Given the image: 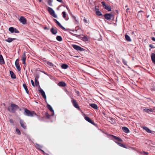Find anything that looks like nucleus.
I'll list each match as a JSON object with an SVG mask.
<instances>
[{
    "label": "nucleus",
    "mask_w": 155,
    "mask_h": 155,
    "mask_svg": "<svg viewBox=\"0 0 155 155\" xmlns=\"http://www.w3.org/2000/svg\"><path fill=\"white\" fill-rule=\"evenodd\" d=\"M19 108V107L16 104H11L10 107H9L8 108V110L12 113H15L16 110Z\"/></svg>",
    "instance_id": "f257e3e1"
},
{
    "label": "nucleus",
    "mask_w": 155,
    "mask_h": 155,
    "mask_svg": "<svg viewBox=\"0 0 155 155\" xmlns=\"http://www.w3.org/2000/svg\"><path fill=\"white\" fill-rule=\"evenodd\" d=\"M24 114L25 116L31 117H32L34 115H37V114L35 112H31L26 108L24 109Z\"/></svg>",
    "instance_id": "f03ea898"
},
{
    "label": "nucleus",
    "mask_w": 155,
    "mask_h": 155,
    "mask_svg": "<svg viewBox=\"0 0 155 155\" xmlns=\"http://www.w3.org/2000/svg\"><path fill=\"white\" fill-rule=\"evenodd\" d=\"M47 10L51 15L55 18H57V16L55 14L54 11L51 8L48 7Z\"/></svg>",
    "instance_id": "7ed1b4c3"
},
{
    "label": "nucleus",
    "mask_w": 155,
    "mask_h": 155,
    "mask_svg": "<svg viewBox=\"0 0 155 155\" xmlns=\"http://www.w3.org/2000/svg\"><path fill=\"white\" fill-rule=\"evenodd\" d=\"M78 38H80L84 41H88L87 37L82 34L78 35Z\"/></svg>",
    "instance_id": "20e7f679"
},
{
    "label": "nucleus",
    "mask_w": 155,
    "mask_h": 155,
    "mask_svg": "<svg viewBox=\"0 0 155 155\" xmlns=\"http://www.w3.org/2000/svg\"><path fill=\"white\" fill-rule=\"evenodd\" d=\"M111 136L113 137V138H112L113 140L117 143H118V142H117L118 141L122 142L123 141L122 140L121 138H120L117 136H114L112 135H111Z\"/></svg>",
    "instance_id": "39448f33"
},
{
    "label": "nucleus",
    "mask_w": 155,
    "mask_h": 155,
    "mask_svg": "<svg viewBox=\"0 0 155 155\" xmlns=\"http://www.w3.org/2000/svg\"><path fill=\"white\" fill-rule=\"evenodd\" d=\"M102 5L103 6L105 9L108 10V11H110L111 10V7L110 6L106 5L104 2H101Z\"/></svg>",
    "instance_id": "423d86ee"
},
{
    "label": "nucleus",
    "mask_w": 155,
    "mask_h": 155,
    "mask_svg": "<svg viewBox=\"0 0 155 155\" xmlns=\"http://www.w3.org/2000/svg\"><path fill=\"white\" fill-rule=\"evenodd\" d=\"M26 52L24 51L21 57V60L22 62V63L25 65L26 64L25 61L26 60Z\"/></svg>",
    "instance_id": "0eeeda50"
},
{
    "label": "nucleus",
    "mask_w": 155,
    "mask_h": 155,
    "mask_svg": "<svg viewBox=\"0 0 155 155\" xmlns=\"http://www.w3.org/2000/svg\"><path fill=\"white\" fill-rule=\"evenodd\" d=\"M15 65L18 71H21V67L19 64V59H17L15 61Z\"/></svg>",
    "instance_id": "6e6552de"
},
{
    "label": "nucleus",
    "mask_w": 155,
    "mask_h": 155,
    "mask_svg": "<svg viewBox=\"0 0 155 155\" xmlns=\"http://www.w3.org/2000/svg\"><path fill=\"white\" fill-rule=\"evenodd\" d=\"M20 123L21 126L23 129H26L27 127L26 126V123L23 120H20Z\"/></svg>",
    "instance_id": "1a4fd4ad"
},
{
    "label": "nucleus",
    "mask_w": 155,
    "mask_h": 155,
    "mask_svg": "<svg viewBox=\"0 0 155 155\" xmlns=\"http://www.w3.org/2000/svg\"><path fill=\"white\" fill-rule=\"evenodd\" d=\"M20 21L23 24H25L26 23V18L23 16H21L19 19Z\"/></svg>",
    "instance_id": "9d476101"
},
{
    "label": "nucleus",
    "mask_w": 155,
    "mask_h": 155,
    "mask_svg": "<svg viewBox=\"0 0 155 155\" xmlns=\"http://www.w3.org/2000/svg\"><path fill=\"white\" fill-rule=\"evenodd\" d=\"M54 20L55 23L61 29H62L64 30H65V28L64 27H63L56 19H54Z\"/></svg>",
    "instance_id": "9b49d317"
},
{
    "label": "nucleus",
    "mask_w": 155,
    "mask_h": 155,
    "mask_svg": "<svg viewBox=\"0 0 155 155\" xmlns=\"http://www.w3.org/2000/svg\"><path fill=\"white\" fill-rule=\"evenodd\" d=\"M112 16V15L110 14H105L104 15L105 18L108 20H110Z\"/></svg>",
    "instance_id": "f8f14e48"
},
{
    "label": "nucleus",
    "mask_w": 155,
    "mask_h": 155,
    "mask_svg": "<svg viewBox=\"0 0 155 155\" xmlns=\"http://www.w3.org/2000/svg\"><path fill=\"white\" fill-rule=\"evenodd\" d=\"M85 119L88 122H89L91 123V124L94 125L95 124L94 123V121L92 120L89 117L87 116H85L84 117Z\"/></svg>",
    "instance_id": "ddd939ff"
},
{
    "label": "nucleus",
    "mask_w": 155,
    "mask_h": 155,
    "mask_svg": "<svg viewBox=\"0 0 155 155\" xmlns=\"http://www.w3.org/2000/svg\"><path fill=\"white\" fill-rule=\"evenodd\" d=\"M35 147L37 149L40 150L43 153H45L44 151L41 149V148H42V147L41 145H40L39 144L36 143L35 145Z\"/></svg>",
    "instance_id": "4468645a"
},
{
    "label": "nucleus",
    "mask_w": 155,
    "mask_h": 155,
    "mask_svg": "<svg viewBox=\"0 0 155 155\" xmlns=\"http://www.w3.org/2000/svg\"><path fill=\"white\" fill-rule=\"evenodd\" d=\"M41 94V95L43 97V98L45 99H46V96L45 92L43 91V90L41 89L39 90Z\"/></svg>",
    "instance_id": "2eb2a0df"
},
{
    "label": "nucleus",
    "mask_w": 155,
    "mask_h": 155,
    "mask_svg": "<svg viewBox=\"0 0 155 155\" xmlns=\"http://www.w3.org/2000/svg\"><path fill=\"white\" fill-rule=\"evenodd\" d=\"M122 129L123 131L126 133H127L130 132V130L129 129L126 127H123L122 128Z\"/></svg>",
    "instance_id": "dca6fc26"
},
{
    "label": "nucleus",
    "mask_w": 155,
    "mask_h": 155,
    "mask_svg": "<svg viewBox=\"0 0 155 155\" xmlns=\"http://www.w3.org/2000/svg\"><path fill=\"white\" fill-rule=\"evenodd\" d=\"M71 102L74 106L76 108H78V104L76 101L74 99H73L71 100Z\"/></svg>",
    "instance_id": "f3484780"
},
{
    "label": "nucleus",
    "mask_w": 155,
    "mask_h": 155,
    "mask_svg": "<svg viewBox=\"0 0 155 155\" xmlns=\"http://www.w3.org/2000/svg\"><path fill=\"white\" fill-rule=\"evenodd\" d=\"M151 58L153 62L155 64V54L154 53H152L151 55Z\"/></svg>",
    "instance_id": "a211bd4d"
},
{
    "label": "nucleus",
    "mask_w": 155,
    "mask_h": 155,
    "mask_svg": "<svg viewBox=\"0 0 155 155\" xmlns=\"http://www.w3.org/2000/svg\"><path fill=\"white\" fill-rule=\"evenodd\" d=\"M5 63L4 60L2 56L1 55H0V64H3Z\"/></svg>",
    "instance_id": "6ab92c4d"
},
{
    "label": "nucleus",
    "mask_w": 155,
    "mask_h": 155,
    "mask_svg": "<svg viewBox=\"0 0 155 155\" xmlns=\"http://www.w3.org/2000/svg\"><path fill=\"white\" fill-rule=\"evenodd\" d=\"M16 39L15 38H9L5 40V41L8 43L11 42L13 40Z\"/></svg>",
    "instance_id": "aec40b11"
},
{
    "label": "nucleus",
    "mask_w": 155,
    "mask_h": 155,
    "mask_svg": "<svg viewBox=\"0 0 155 155\" xmlns=\"http://www.w3.org/2000/svg\"><path fill=\"white\" fill-rule=\"evenodd\" d=\"M10 73L11 76V77L13 79H15L16 78V76L14 73L12 71H10Z\"/></svg>",
    "instance_id": "412c9836"
},
{
    "label": "nucleus",
    "mask_w": 155,
    "mask_h": 155,
    "mask_svg": "<svg viewBox=\"0 0 155 155\" xmlns=\"http://www.w3.org/2000/svg\"><path fill=\"white\" fill-rule=\"evenodd\" d=\"M58 85L60 86L65 87L66 86V84L63 81H61L59 82L58 83Z\"/></svg>",
    "instance_id": "4be33fe9"
},
{
    "label": "nucleus",
    "mask_w": 155,
    "mask_h": 155,
    "mask_svg": "<svg viewBox=\"0 0 155 155\" xmlns=\"http://www.w3.org/2000/svg\"><path fill=\"white\" fill-rule=\"evenodd\" d=\"M51 31L54 35H55L57 33V30L53 28H51Z\"/></svg>",
    "instance_id": "5701e85b"
},
{
    "label": "nucleus",
    "mask_w": 155,
    "mask_h": 155,
    "mask_svg": "<svg viewBox=\"0 0 155 155\" xmlns=\"http://www.w3.org/2000/svg\"><path fill=\"white\" fill-rule=\"evenodd\" d=\"M23 86L25 89V90L26 91V92L28 94H29V91L27 88V86L25 83L23 84Z\"/></svg>",
    "instance_id": "b1692460"
},
{
    "label": "nucleus",
    "mask_w": 155,
    "mask_h": 155,
    "mask_svg": "<svg viewBox=\"0 0 155 155\" xmlns=\"http://www.w3.org/2000/svg\"><path fill=\"white\" fill-rule=\"evenodd\" d=\"M125 37L126 39L128 41H131L130 37L127 35H125Z\"/></svg>",
    "instance_id": "393cba45"
},
{
    "label": "nucleus",
    "mask_w": 155,
    "mask_h": 155,
    "mask_svg": "<svg viewBox=\"0 0 155 155\" xmlns=\"http://www.w3.org/2000/svg\"><path fill=\"white\" fill-rule=\"evenodd\" d=\"M47 107L50 110V111H51V112H53V114H54V110H53L52 107H51V106L49 104H48L47 105Z\"/></svg>",
    "instance_id": "a878e982"
},
{
    "label": "nucleus",
    "mask_w": 155,
    "mask_h": 155,
    "mask_svg": "<svg viewBox=\"0 0 155 155\" xmlns=\"http://www.w3.org/2000/svg\"><path fill=\"white\" fill-rule=\"evenodd\" d=\"M143 111L144 112L149 113L150 112H153V110L152 109H145L143 110Z\"/></svg>",
    "instance_id": "bb28decb"
},
{
    "label": "nucleus",
    "mask_w": 155,
    "mask_h": 155,
    "mask_svg": "<svg viewBox=\"0 0 155 155\" xmlns=\"http://www.w3.org/2000/svg\"><path fill=\"white\" fill-rule=\"evenodd\" d=\"M143 129H144L147 132L149 133H151L152 132L147 127H143Z\"/></svg>",
    "instance_id": "cd10ccee"
},
{
    "label": "nucleus",
    "mask_w": 155,
    "mask_h": 155,
    "mask_svg": "<svg viewBox=\"0 0 155 155\" xmlns=\"http://www.w3.org/2000/svg\"><path fill=\"white\" fill-rule=\"evenodd\" d=\"M90 105L94 109H97V105L95 104H90Z\"/></svg>",
    "instance_id": "c85d7f7f"
},
{
    "label": "nucleus",
    "mask_w": 155,
    "mask_h": 155,
    "mask_svg": "<svg viewBox=\"0 0 155 155\" xmlns=\"http://www.w3.org/2000/svg\"><path fill=\"white\" fill-rule=\"evenodd\" d=\"M96 14L97 15H99V16H101L102 15V13L100 11H98V9H97L96 10Z\"/></svg>",
    "instance_id": "c756f323"
},
{
    "label": "nucleus",
    "mask_w": 155,
    "mask_h": 155,
    "mask_svg": "<svg viewBox=\"0 0 155 155\" xmlns=\"http://www.w3.org/2000/svg\"><path fill=\"white\" fill-rule=\"evenodd\" d=\"M68 67V65L66 64H63L61 65V68L64 69H67Z\"/></svg>",
    "instance_id": "7c9ffc66"
},
{
    "label": "nucleus",
    "mask_w": 155,
    "mask_h": 155,
    "mask_svg": "<svg viewBox=\"0 0 155 155\" xmlns=\"http://www.w3.org/2000/svg\"><path fill=\"white\" fill-rule=\"evenodd\" d=\"M56 39L58 41H61L62 40L61 37L60 36H58L56 37Z\"/></svg>",
    "instance_id": "2f4dec72"
},
{
    "label": "nucleus",
    "mask_w": 155,
    "mask_h": 155,
    "mask_svg": "<svg viewBox=\"0 0 155 155\" xmlns=\"http://www.w3.org/2000/svg\"><path fill=\"white\" fill-rule=\"evenodd\" d=\"M45 62L51 67L53 66L54 65L53 64L52 62H49L48 61H46Z\"/></svg>",
    "instance_id": "473e14b6"
},
{
    "label": "nucleus",
    "mask_w": 155,
    "mask_h": 155,
    "mask_svg": "<svg viewBox=\"0 0 155 155\" xmlns=\"http://www.w3.org/2000/svg\"><path fill=\"white\" fill-rule=\"evenodd\" d=\"M117 144L120 146L121 147H122L126 148L125 146L123 144L121 143L118 142L117 143Z\"/></svg>",
    "instance_id": "72a5a7b5"
},
{
    "label": "nucleus",
    "mask_w": 155,
    "mask_h": 155,
    "mask_svg": "<svg viewBox=\"0 0 155 155\" xmlns=\"http://www.w3.org/2000/svg\"><path fill=\"white\" fill-rule=\"evenodd\" d=\"M14 28L13 27H10L9 28V30L11 32V33H13L14 32Z\"/></svg>",
    "instance_id": "f704fd0d"
},
{
    "label": "nucleus",
    "mask_w": 155,
    "mask_h": 155,
    "mask_svg": "<svg viewBox=\"0 0 155 155\" xmlns=\"http://www.w3.org/2000/svg\"><path fill=\"white\" fill-rule=\"evenodd\" d=\"M85 49L83 48H82L79 46H78V51H84Z\"/></svg>",
    "instance_id": "c9c22d12"
},
{
    "label": "nucleus",
    "mask_w": 155,
    "mask_h": 155,
    "mask_svg": "<svg viewBox=\"0 0 155 155\" xmlns=\"http://www.w3.org/2000/svg\"><path fill=\"white\" fill-rule=\"evenodd\" d=\"M45 116L47 119H49L50 117V115L48 112H46L45 113Z\"/></svg>",
    "instance_id": "e433bc0d"
},
{
    "label": "nucleus",
    "mask_w": 155,
    "mask_h": 155,
    "mask_svg": "<svg viewBox=\"0 0 155 155\" xmlns=\"http://www.w3.org/2000/svg\"><path fill=\"white\" fill-rule=\"evenodd\" d=\"M16 132L19 135H20L21 133L19 130L18 128L16 129Z\"/></svg>",
    "instance_id": "4c0bfd02"
},
{
    "label": "nucleus",
    "mask_w": 155,
    "mask_h": 155,
    "mask_svg": "<svg viewBox=\"0 0 155 155\" xmlns=\"http://www.w3.org/2000/svg\"><path fill=\"white\" fill-rule=\"evenodd\" d=\"M72 47L75 49L78 50V45H72Z\"/></svg>",
    "instance_id": "58836bf2"
},
{
    "label": "nucleus",
    "mask_w": 155,
    "mask_h": 155,
    "mask_svg": "<svg viewBox=\"0 0 155 155\" xmlns=\"http://www.w3.org/2000/svg\"><path fill=\"white\" fill-rule=\"evenodd\" d=\"M38 80H36V79H35V84L36 86H37L38 85H39V83L38 81Z\"/></svg>",
    "instance_id": "ea45409f"
},
{
    "label": "nucleus",
    "mask_w": 155,
    "mask_h": 155,
    "mask_svg": "<svg viewBox=\"0 0 155 155\" xmlns=\"http://www.w3.org/2000/svg\"><path fill=\"white\" fill-rule=\"evenodd\" d=\"M62 14H63V17L64 18H65L66 17V13L65 12H62Z\"/></svg>",
    "instance_id": "a19ab883"
},
{
    "label": "nucleus",
    "mask_w": 155,
    "mask_h": 155,
    "mask_svg": "<svg viewBox=\"0 0 155 155\" xmlns=\"http://www.w3.org/2000/svg\"><path fill=\"white\" fill-rule=\"evenodd\" d=\"M48 3L50 6H52V2L51 1H50V0H48Z\"/></svg>",
    "instance_id": "79ce46f5"
},
{
    "label": "nucleus",
    "mask_w": 155,
    "mask_h": 155,
    "mask_svg": "<svg viewBox=\"0 0 155 155\" xmlns=\"http://www.w3.org/2000/svg\"><path fill=\"white\" fill-rule=\"evenodd\" d=\"M78 31H79V32H80L81 34H82L83 33V31L82 30L78 27Z\"/></svg>",
    "instance_id": "37998d69"
},
{
    "label": "nucleus",
    "mask_w": 155,
    "mask_h": 155,
    "mask_svg": "<svg viewBox=\"0 0 155 155\" xmlns=\"http://www.w3.org/2000/svg\"><path fill=\"white\" fill-rule=\"evenodd\" d=\"M39 77V75L38 74H36L35 76V79L38 80Z\"/></svg>",
    "instance_id": "c03bdc74"
},
{
    "label": "nucleus",
    "mask_w": 155,
    "mask_h": 155,
    "mask_svg": "<svg viewBox=\"0 0 155 155\" xmlns=\"http://www.w3.org/2000/svg\"><path fill=\"white\" fill-rule=\"evenodd\" d=\"M14 32L15 33H19V31L16 28H14Z\"/></svg>",
    "instance_id": "a18cd8bd"
},
{
    "label": "nucleus",
    "mask_w": 155,
    "mask_h": 155,
    "mask_svg": "<svg viewBox=\"0 0 155 155\" xmlns=\"http://www.w3.org/2000/svg\"><path fill=\"white\" fill-rule=\"evenodd\" d=\"M122 61L123 63L126 65H127V62L125 61V60L124 59H122Z\"/></svg>",
    "instance_id": "49530a36"
},
{
    "label": "nucleus",
    "mask_w": 155,
    "mask_h": 155,
    "mask_svg": "<svg viewBox=\"0 0 155 155\" xmlns=\"http://www.w3.org/2000/svg\"><path fill=\"white\" fill-rule=\"evenodd\" d=\"M31 84H32V85L33 86L35 87V84H34V82L32 80H31Z\"/></svg>",
    "instance_id": "de8ad7c7"
},
{
    "label": "nucleus",
    "mask_w": 155,
    "mask_h": 155,
    "mask_svg": "<svg viewBox=\"0 0 155 155\" xmlns=\"http://www.w3.org/2000/svg\"><path fill=\"white\" fill-rule=\"evenodd\" d=\"M149 47H150L151 48H155L153 45L152 44H150L149 45Z\"/></svg>",
    "instance_id": "09e8293b"
},
{
    "label": "nucleus",
    "mask_w": 155,
    "mask_h": 155,
    "mask_svg": "<svg viewBox=\"0 0 155 155\" xmlns=\"http://www.w3.org/2000/svg\"><path fill=\"white\" fill-rule=\"evenodd\" d=\"M9 122H10V123H11L12 124L14 123V122L12 119H10L9 120Z\"/></svg>",
    "instance_id": "8fccbe9b"
},
{
    "label": "nucleus",
    "mask_w": 155,
    "mask_h": 155,
    "mask_svg": "<svg viewBox=\"0 0 155 155\" xmlns=\"http://www.w3.org/2000/svg\"><path fill=\"white\" fill-rule=\"evenodd\" d=\"M84 22L86 23H87L88 22L87 20H86L85 18H84Z\"/></svg>",
    "instance_id": "3c124183"
},
{
    "label": "nucleus",
    "mask_w": 155,
    "mask_h": 155,
    "mask_svg": "<svg viewBox=\"0 0 155 155\" xmlns=\"http://www.w3.org/2000/svg\"><path fill=\"white\" fill-rule=\"evenodd\" d=\"M75 36L77 37H78V35L77 34H75L74 33H72Z\"/></svg>",
    "instance_id": "603ef678"
},
{
    "label": "nucleus",
    "mask_w": 155,
    "mask_h": 155,
    "mask_svg": "<svg viewBox=\"0 0 155 155\" xmlns=\"http://www.w3.org/2000/svg\"><path fill=\"white\" fill-rule=\"evenodd\" d=\"M152 40L154 41H155V38L154 37H152Z\"/></svg>",
    "instance_id": "864d4df0"
},
{
    "label": "nucleus",
    "mask_w": 155,
    "mask_h": 155,
    "mask_svg": "<svg viewBox=\"0 0 155 155\" xmlns=\"http://www.w3.org/2000/svg\"><path fill=\"white\" fill-rule=\"evenodd\" d=\"M129 10V8H127V9H126V12L127 13H128V10Z\"/></svg>",
    "instance_id": "5fc2aeb1"
},
{
    "label": "nucleus",
    "mask_w": 155,
    "mask_h": 155,
    "mask_svg": "<svg viewBox=\"0 0 155 155\" xmlns=\"http://www.w3.org/2000/svg\"><path fill=\"white\" fill-rule=\"evenodd\" d=\"M56 0L58 2H62V0Z\"/></svg>",
    "instance_id": "6e6d98bb"
},
{
    "label": "nucleus",
    "mask_w": 155,
    "mask_h": 155,
    "mask_svg": "<svg viewBox=\"0 0 155 155\" xmlns=\"http://www.w3.org/2000/svg\"><path fill=\"white\" fill-rule=\"evenodd\" d=\"M44 29L45 30H46V29H47V30H49V29H48V28H47V27H45V28H44Z\"/></svg>",
    "instance_id": "4d7b16f0"
},
{
    "label": "nucleus",
    "mask_w": 155,
    "mask_h": 155,
    "mask_svg": "<svg viewBox=\"0 0 155 155\" xmlns=\"http://www.w3.org/2000/svg\"><path fill=\"white\" fill-rule=\"evenodd\" d=\"M144 153H145L146 154V155H148V153L147 152H143Z\"/></svg>",
    "instance_id": "13d9d810"
},
{
    "label": "nucleus",
    "mask_w": 155,
    "mask_h": 155,
    "mask_svg": "<svg viewBox=\"0 0 155 155\" xmlns=\"http://www.w3.org/2000/svg\"><path fill=\"white\" fill-rule=\"evenodd\" d=\"M110 120H114V119L112 118H110Z\"/></svg>",
    "instance_id": "bf43d9fd"
},
{
    "label": "nucleus",
    "mask_w": 155,
    "mask_h": 155,
    "mask_svg": "<svg viewBox=\"0 0 155 155\" xmlns=\"http://www.w3.org/2000/svg\"><path fill=\"white\" fill-rule=\"evenodd\" d=\"M24 66L23 67V68H24V69H25V67H26V65H25V64H24Z\"/></svg>",
    "instance_id": "052dcab7"
},
{
    "label": "nucleus",
    "mask_w": 155,
    "mask_h": 155,
    "mask_svg": "<svg viewBox=\"0 0 155 155\" xmlns=\"http://www.w3.org/2000/svg\"><path fill=\"white\" fill-rule=\"evenodd\" d=\"M131 34H134V32H131Z\"/></svg>",
    "instance_id": "680f3d73"
},
{
    "label": "nucleus",
    "mask_w": 155,
    "mask_h": 155,
    "mask_svg": "<svg viewBox=\"0 0 155 155\" xmlns=\"http://www.w3.org/2000/svg\"><path fill=\"white\" fill-rule=\"evenodd\" d=\"M38 1L39 2H41L42 1V0H38Z\"/></svg>",
    "instance_id": "e2e57ef3"
},
{
    "label": "nucleus",
    "mask_w": 155,
    "mask_h": 155,
    "mask_svg": "<svg viewBox=\"0 0 155 155\" xmlns=\"http://www.w3.org/2000/svg\"><path fill=\"white\" fill-rule=\"evenodd\" d=\"M127 7V5H126L125 6V8H126V7Z\"/></svg>",
    "instance_id": "0e129e2a"
},
{
    "label": "nucleus",
    "mask_w": 155,
    "mask_h": 155,
    "mask_svg": "<svg viewBox=\"0 0 155 155\" xmlns=\"http://www.w3.org/2000/svg\"><path fill=\"white\" fill-rule=\"evenodd\" d=\"M78 110H79L80 109V108L78 106Z\"/></svg>",
    "instance_id": "69168bd1"
},
{
    "label": "nucleus",
    "mask_w": 155,
    "mask_h": 155,
    "mask_svg": "<svg viewBox=\"0 0 155 155\" xmlns=\"http://www.w3.org/2000/svg\"><path fill=\"white\" fill-rule=\"evenodd\" d=\"M19 110L20 111H21V109H20H20H19Z\"/></svg>",
    "instance_id": "338daca9"
},
{
    "label": "nucleus",
    "mask_w": 155,
    "mask_h": 155,
    "mask_svg": "<svg viewBox=\"0 0 155 155\" xmlns=\"http://www.w3.org/2000/svg\"><path fill=\"white\" fill-rule=\"evenodd\" d=\"M78 96H79V93L78 92Z\"/></svg>",
    "instance_id": "774afa93"
}]
</instances>
